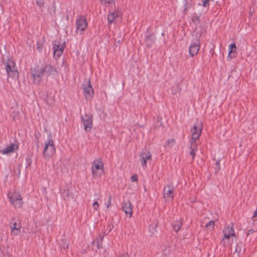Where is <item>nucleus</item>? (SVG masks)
<instances>
[{"label": "nucleus", "instance_id": "2", "mask_svg": "<svg viewBox=\"0 0 257 257\" xmlns=\"http://www.w3.org/2000/svg\"><path fill=\"white\" fill-rule=\"evenodd\" d=\"M45 147L43 152V157L45 159H49L52 157L56 152L54 143L51 135L48 136L47 140L45 142Z\"/></svg>", "mask_w": 257, "mask_h": 257}, {"label": "nucleus", "instance_id": "29", "mask_svg": "<svg viewBox=\"0 0 257 257\" xmlns=\"http://www.w3.org/2000/svg\"><path fill=\"white\" fill-rule=\"evenodd\" d=\"M192 21L195 25H197L199 24L200 21L199 17L196 14L193 15L192 18Z\"/></svg>", "mask_w": 257, "mask_h": 257}, {"label": "nucleus", "instance_id": "30", "mask_svg": "<svg viewBox=\"0 0 257 257\" xmlns=\"http://www.w3.org/2000/svg\"><path fill=\"white\" fill-rule=\"evenodd\" d=\"M191 7V4L188 3L187 1H185V4H184V12L187 13L188 10Z\"/></svg>", "mask_w": 257, "mask_h": 257}, {"label": "nucleus", "instance_id": "26", "mask_svg": "<svg viewBox=\"0 0 257 257\" xmlns=\"http://www.w3.org/2000/svg\"><path fill=\"white\" fill-rule=\"evenodd\" d=\"M7 74L8 75L9 77H11L14 79H17L19 77V72L17 69L14 71H12V72H9Z\"/></svg>", "mask_w": 257, "mask_h": 257}, {"label": "nucleus", "instance_id": "7", "mask_svg": "<svg viewBox=\"0 0 257 257\" xmlns=\"http://www.w3.org/2000/svg\"><path fill=\"white\" fill-rule=\"evenodd\" d=\"M65 47L64 41H55L53 44L54 57L59 58L62 54Z\"/></svg>", "mask_w": 257, "mask_h": 257}, {"label": "nucleus", "instance_id": "1", "mask_svg": "<svg viewBox=\"0 0 257 257\" xmlns=\"http://www.w3.org/2000/svg\"><path fill=\"white\" fill-rule=\"evenodd\" d=\"M91 173L93 178H100L104 173L103 163L102 160L98 158L94 160L91 165Z\"/></svg>", "mask_w": 257, "mask_h": 257}, {"label": "nucleus", "instance_id": "16", "mask_svg": "<svg viewBox=\"0 0 257 257\" xmlns=\"http://www.w3.org/2000/svg\"><path fill=\"white\" fill-rule=\"evenodd\" d=\"M236 237H229L226 236H223L221 241V244L222 246L227 247H230L234 241L235 240Z\"/></svg>", "mask_w": 257, "mask_h": 257}, {"label": "nucleus", "instance_id": "19", "mask_svg": "<svg viewBox=\"0 0 257 257\" xmlns=\"http://www.w3.org/2000/svg\"><path fill=\"white\" fill-rule=\"evenodd\" d=\"M122 209L125 214H128L131 217L133 213V206L128 201L124 202L122 204Z\"/></svg>", "mask_w": 257, "mask_h": 257}, {"label": "nucleus", "instance_id": "15", "mask_svg": "<svg viewBox=\"0 0 257 257\" xmlns=\"http://www.w3.org/2000/svg\"><path fill=\"white\" fill-rule=\"evenodd\" d=\"M18 145L16 143L11 144L4 149L1 150V153L3 155H10L18 149Z\"/></svg>", "mask_w": 257, "mask_h": 257}, {"label": "nucleus", "instance_id": "28", "mask_svg": "<svg viewBox=\"0 0 257 257\" xmlns=\"http://www.w3.org/2000/svg\"><path fill=\"white\" fill-rule=\"evenodd\" d=\"M60 246L62 249L66 250L68 248V243L66 240H62L59 244Z\"/></svg>", "mask_w": 257, "mask_h": 257}, {"label": "nucleus", "instance_id": "32", "mask_svg": "<svg viewBox=\"0 0 257 257\" xmlns=\"http://www.w3.org/2000/svg\"><path fill=\"white\" fill-rule=\"evenodd\" d=\"M210 0H202V5L204 7H208L209 6V2Z\"/></svg>", "mask_w": 257, "mask_h": 257}, {"label": "nucleus", "instance_id": "34", "mask_svg": "<svg viewBox=\"0 0 257 257\" xmlns=\"http://www.w3.org/2000/svg\"><path fill=\"white\" fill-rule=\"evenodd\" d=\"M131 180L132 182H135L138 180V177L136 175H133L131 178Z\"/></svg>", "mask_w": 257, "mask_h": 257}, {"label": "nucleus", "instance_id": "17", "mask_svg": "<svg viewBox=\"0 0 257 257\" xmlns=\"http://www.w3.org/2000/svg\"><path fill=\"white\" fill-rule=\"evenodd\" d=\"M44 75L47 76H55L57 74V71L56 69L52 67L51 65H46L43 68Z\"/></svg>", "mask_w": 257, "mask_h": 257}, {"label": "nucleus", "instance_id": "27", "mask_svg": "<svg viewBox=\"0 0 257 257\" xmlns=\"http://www.w3.org/2000/svg\"><path fill=\"white\" fill-rule=\"evenodd\" d=\"M175 143V142L174 139H169L166 142V144L165 145V147L168 148H171L174 146Z\"/></svg>", "mask_w": 257, "mask_h": 257}, {"label": "nucleus", "instance_id": "14", "mask_svg": "<svg viewBox=\"0 0 257 257\" xmlns=\"http://www.w3.org/2000/svg\"><path fill=\"white\" fill-rule=\"evenodd\" d=\"M10 229L11 234L13 236H18L21 233V224L20 222H14L10 224Z\"/></svg>", "mask_w": 257, "mask_h": 257}, {"label": "nucleus", "instance_id": "8", "mask_svg": "<svg viewBox=\"0 0 257 257\" xmlns=\"http://www.w3.org/2000/svg\"><path fill=\"white\" fill-rule=\"evenodd\" d=\"M82 88L85 99L87 100H91L93 97L94 91L89 80L82 85Z\"/></svg>", "mask_w": 257, "mask_h": 257}, {"label": "nucleus", "instance_id": "24", "mask_svg": "<svg viewBox=\"0 0 257 257\" xmlns=\"http://www.w3.org/2000/svg\"><path fill=\"white\" fill-rule=\"evenodd\" d=\"M101 4L105 7L114 6V0H101Z\"/></svg>", "mask_w": 257, "mask_h": 257}, {"label": "nucleus", "instance_id": "23", "mask_svg": "<svg viewBox=\"0 0 257 257\" xmlns=\"http://www.w3.org/2000/svg\"><path fill=\"white\" fill-rule=\"evenodd\" d=\"M190 154L193 158L197 151V142H194V143H192V142H190Z\"/></svg>", "mask_w": 257, "mask_h": 257}, {"label": "nucleus", "instance_id": "21", "mask_svg": "<svg viewBox=\"0 0 257 257\" xmlns=\"http://www.w3.org/2000/svg\"><path fill=\"white\" fill-rule=\"evenodd\" d=\"M6 69L7 73L17 70L15 62L12 60L9 61L7 64Z\"/></svg>", "mask_w": 257, "mask_h": 257}, {"label": "nucleus", "instance_id": "4", "mask_svg": "<svg viewBox=\"0 0 257 257\" xmlns=\"http://www.w3.org/2000/svg\"><path fill=\"white\" fill-rule=\"evenodd\" d=\"M8 197L12 204L15 208H21L23 205L21 196L15 190H11L8 193Z\"/></svg>", "mask_w": 257, "mask_h": 257}, {"label": "nucleus", "instance_id": "22", "mask_svg": "<svg viewBox=\"0 0 257 257\" xmlns=\"http://www.w3.org/2000/svg\"><path fill=\"white\" fill-rule=\"evenodd\" d=\"M182 222L181 220L180 219L174 221L172 223L173 229L176 232L178 231L180 229V228L182 227Z\"/></svg>", "mask_w": 257, "mask_h": 257}, {"label": "nucleus", "instance_id": "11", "mask_svg": "<svg viewBox=\"0 0 257 257\" xmlns=\"http://www.w3.org/2000/svg\"><path fill=\"white\" fill-rule=\"evenodd\" d=\"M81 120L85 132H90L92 127V116L85 114L81 116Z\"/></svg>", "mask_w": 257, "mask_h": 257}, {"label": "nucleus", "instance_id": "36", "mask_svg": "<svg viewBox=\"0 0 257 257\" xmlns=\"http://www.w3.org/2000/svg\"><path fill=\"white\" fill-rule=\"evenodd\" d=\"M253 232V231L252 230H251V229L249 230L247 232V235H248L249 234L252 233Z\"/></svg>", "mask_w": 257, "mask_h": 257}, {"label": "nucleus", "instance_id": "6", "mask_svg": "<svg viewBox=\"0 0 257 257\" xmlns=\"http://www.w3.org/2000/svg\"><path fill=\"white\" fill-rule=\"evenodd\" d=\"M31 75L33 79V82L35 84H39L42 77L44 75V72L43 68H32L31 70Z\"/></svg>", "mask_w": 257, "mask_h": 257}, {"label": "nucleus", "instance_id": "38", "mask_svg": "<svg viewBox=\"0 0 257 257\" xmlns=\"http://www.w3.org/2000/svg\"><path fill=\"white\" fill-rule=\"evenodd\" d=\"M120 257H128V256L126 254H123Z\"/></svg>", "mask_w": 257, "mask_h": 257}, {"label": "nucleus", "instance_id": "18", "mask_svg": "<svg viewBox=\"0 0 257 257\" xmlns=\"http://www.w3.org/2000/svg\"><path fill=\"white\" fill-rule=\"evenodd\" d=\"M223 236L236 237L233 225L225 226L223 230Z\"/></svg>", "mask_w": 257, "mask_h": 257}, {"label": "nucleus", "instance_id": "12", "mask_svg": "<svg viewBox=\"0 0 257 257\" xmlns=\"http://www.w3.org/2000/svg\"><path fill=\"white\" fill-rule=\"evenodd\" d=\"M152 155L150 152L145 151L142 152L140 154V162L142 167L145 169L147 167V162L150 161Z\"/></svg>", "mask_w": 257, "mask_h": 257}, {"label": "nucleus", "instance_id": "9", "mask_svg": "<svg viewBox=\"0 0 257 257\" xmlns=\"http://www.w3.org/2000/svg\"><path fill=\"white\" fill-rule=\"evenodd\" d=\"M87 28V23L84 17H79L76 21V31L77 33L82 34Z\"/></svg>", "mask_w": 257, "mask_h": 257}, {"label": "nucleus", "instance_id": "25", "mask_svg": "<svg viewBox=\"0 0 257 257\" xmlns=\"http://www.w3.org/2000/svg\"><path fill=\"white\" fill-rule=\"evenodd\" d=\"M215 222L213 220L209 221L205 225V227L208 231H211L213 230L214 228Z\"/></svg>", "mask_w": 257, "mask_h": 257}, {"label": "nucleus", "instance_id": "33", "mask_svg": "<svg viewBox=\"0 0 257 257\" xmlns=\"http://www.w3.org/2000/svg\"><path fill=\"white\" fill-rule=\"evenodd\" d=\"M36 3L40 7L43 6V5L44 4L43 0H37L36 1Z\"/></svg>", "mask_w": 257, "mask_h": 257}, {"label": "nucleus", "instance_id": "35", "mask_svg": "<svg viewBox=\"0 0 257 257\" xmlns=\"http://www.w3.org/2000/svg\"><path fill=\"white\" fill-rule=\"evenodd\" d=\"M110 205H111V197L110 196L109 198L108 202L106 204V208H108V207L110 206Z\"/></svg>", "mask_w": 257, "mask_h": 257}, {"label": "nucleus", "instance_id": "37", "mask_svg": "<svg viewBox=\"0 0 257 257\" xmlns=\"http://www.w3.org/2000/svg\"><path fill=\"white\" fill-rule=\"evenodd\" d=\"M254 216L257 217V209L254 212Z\"/></svg>", "mask_w": 257, "mask_h": 257}, {"label": "nucleus", "instance_id": "10", "mask_svg": "<svg viewBox=\"0 0 257 257\" xmlns=\"http://www.w3.org/2000/svg\"><path fill=\"white\" fill-rule=\"evenodd\" d=\"M175 190V187L172 185H168L164 189L163 196L166 201L173 200Z\"/></svg>", "mask_w": 257, "mask_h": 257}, {"label": "nucleus", "instance_id": "13", "mask_svg": "<svg viewBox=\"0 0 257 257\" xmlns=\"http://www.w3.org/2000/svg\"><path fill=\"white\" fill-rule=\"evenodd\" d=\"M200 47V43L199 40L192 42L189 47V53L191 57L197 55Z\"/></svg>", "mask_w": 257, "mask_h": 257}, {"label": "nucleus", "instance_id": "20", "mask_svg": "<svg viewBox=\"0 0 257 257\" xmlns=\"http://www.w3.org/2000/svg\"><path fill=\"white\" fill-rule=\"evenodd\" d=\"M229 51L228 54V58L230 59L235 57L236 47L235 43H232L229 45Z\"/></svg>", "mask_w": 257, "mask_h": 257}, {"label": "nucleus", "instance_id": "31", "mask_svg": "<svg viewBox=\"0 0 257 257\" xmlns=\"http://www.w3.org/2000/svg\"><path fill=\"white\" fill-rule=\"evenodd\" d=\"M93 208L94 210H97L99 207V204L97 201H95L92 205Z\"/></svg>", "mask_w": 257, "mask_h": 257}, {"label": "nucleus", "instance_id": "5", "mask_svg": "<svg viewBox=\"0 0 257 257\" xmlns=\"http://www.w3.org/2000/svg\"><path fill=\"white\" fill-rule=\"evenodd\" d=\"M202 123L200 121H197L191 129V139L190 142L192 143L197 142L202 130Z\"/></svg>", "mask_w": 257, "mask_h": 257}, {"label": "nucleus", "instance_id": "3", "mask_svg": "<svg viewBox=\"0 0 257 257\" xmlns=\"http://www.w3.org/2000/svg\"><path fill=\"white\" fill-rule=\"evenodd\" d=\"M108 25L110 26L112 24H116L122 21L121 13L118 9L109 11L107 16Z\"/></svg>", "mask_w": 257, "mask_h": 257}]
</instances>
